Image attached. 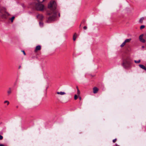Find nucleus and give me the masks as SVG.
Segmentation results:
<instances>
[{
    "label": "nucleus",
    "instance_id": "obj_1",
    "mask_svg": "<svg viewBox=\"0 0 146 146\" xmlns=\"http://www.w3.org/2000/svg\"><path fill=\"white\" fill-rule=\"evenodd\" d=\"M56 7V3L54 1H50L48 4V8L52 11L53 15L52 16L48 18V22H50L55 20V17L56 16V13H57V12L55 10Z\"/></svg>",
    "mask_w": 146,
    "mask_h": 146
},
{
    "label": "nucleus",
    "instance_id": "obj_2",
    "mask_svg": "<svg viewBox=\"0 0 146 146\" xmlns=\"http://www.w3.org/2000/svg\"><path fill=\"white\" fill-rule=\"evenodd\" d=\"M35 8L37 10L42 11L44 9V6L41 3L38 2L36 4Z\"/></svg>",
    "mask_w": 146,
    "mask_h": 146
},
{
    "label": "nucleus",
    "instance_id": "obj_3",
    "mask_svg": "<svg viewBox=\"0 0 146 146\" xmlns=\"http://www.w3.org/2000/svg\"><path fill=\"white\" fill-rule=\"evenodd\" d=\"M143 35H140L139 37V39L140 41L141 42L144 43L145 42V40L144 39H143Z\"/></svg>",
    "mask_w": 146,
    "mask_h": 146
},
{
    "label": "nucleus",
    "instance_id": "obj_4",
    "mask_svg": "<svg viewBox=\"0 0 146 146\" xmlns=\"http://www.w3.org/2000/svg\"><path fill=\"white\" fill-rule=\"evenodd\" d=\"M98 89L96 87H94L93 88V92L94 94H96L97 93Z\"/></svg>",
    "mask_w": 146,
    "mask_h": 146
},
{
    "label": "nucleus",
    "instance_id": "obj_5",
    "mask_svg": "<svg viewBox=\"0 0 146 146\" xmlns=\"http://www.w3.org/2000/svg\"><path fill=\"white\" fill-rule=\"evenodd\" d=\"M37 17L38 19L41 20L42 19L43 17L42 15L38 14L37 15Z\"/></svg>",
    "mask_w": 146,
    "mask_h": 146
},
{
    "label": "nucleus",
    "instance_id": "obj_6",
    "mask_svg": "<svg viewBox=\"0 0 146 146\" xmlns=\"http://www.w3.org/2000/svg\"><path fill=\"white\" fill-rule=\"evenodd\" d=\"M41 49V46L40 45H38L36 47L35 51H37L40 50Z\"/></svg>",
    "mask_w": 146,
    "mask_h": 146
},
{
    "label": "nucleus",
    "instance_id": "obj_7",
    "mask_svg": "<svg viewBox=\"0 0 146 146\" xmlns=\"http://www.w3.org/2000/svg\"><path fill=\"white\" fill-rule=\"evenodd\" d=\"M57 94H60L61 95H63L65 94H66L64 92H57Z\"/></svg>",
    "mask_w": 146,
    "mask_h": 146
},
{
    "label": "nucleus",
    "instance_id": "obj_8",
    "mask_svg": "<svg viewBox=\"0 0 146 146\" xmlns=\"http://www.w3.org/2000/svg\"><path fill=\"white\" fill-rule=\"evenodd\" d=\"M131 40V38H129L126 39L124 42L126 43H128Z\"/></svg>",
    "mask_w": 146,
    "mask_h": 146
},
{
    "label": "nucleus",
    "instance_id": "obj_9",
    "mask_svg": "<svg viewBox=\"0 0 146 146\" xmlns=\"http://www.w3.org/2000/svg\"><path fill=\"white\" fill-rule=\"evenodd\" d=\"M11 92V88H9V90L7 91V93L8 95H9Z\"/></svg>",
    "mask_w": 146,
    "mask_h": 146
},
{
    "label": "nucleus",
    "instance_id": "obj_10",
    "mask_svg": "<svg viewBox=\"0 0 146 146\" xmlns=\"http://www.w3.org/2000/svg\"><path fill=\"white\" fill-rule=\"evenodd\" d=\"M144 19V18L143 17H142L141 18L139 21V22L140 23H142Z\"/></svg>",
    "mask_w": 146,
    "mask_h": 146
},
{
    "label": "nucleus",
    "instance_id": "obj_11",
    "mask_svg": "<svg viewBox=\"0 0 146 146\" xmlns=\"http://www.w3.org/2000/svg\"><path fill=\"white\" fill-rule=\"evenodd\" d=\"M125 43L124 41L121 45H120V47H123L125 44Z\"/></svg>",
    "mask_w": 146,
    "mask_h": 146
},
{
    "label": "nucleus",
    "instance_id": "obj_12",
    "mask_svg": "<svg viewBox=\"0 0 146 146\" xmlns=\"http://www.w3.org/2000/svg\"><path fill=\"white\" fill-rule=\"evenodd\" d=\"M77 94L78 95H79L80 94V91L78 89V87H77Z\"/></svg>",
    "mask_w": 146,
    "mask_h": 146
},
{
    "label": "nucleus",
    "instance_id": "obj_13",
    "mask_svg": "<svg viewBox=\"0 0 146 146\" xmlns=\"http://www.w3.org/2000/svg\"><path fill=\"white\" fill-rule=\"evenodd\" d=\"M134 62L135 63L137 64L139 63L140 62V60H138L137 61L135 60H134Z\"/></svg>",
    "mask_w": 146,
    "mask_h": 146
},
{
    "label": "nucleus",
    "instance_id": "obj_14",
    "mask_svg": "<svg viewBox=\"0 0 146 146\" xmlns=\"http://www.w3.org/2000/svg\"><path fill=\"white\" fill-rule=\"evenodd\" d=\"M76 38V34H74L73 36V39L74 41L75 40Z\"/></svg>",
    "mask_w": 146,
    "mask_h": 146
},
{
    "label": "nucleus",
    "instance_id": "obj_15",
    "mask_svg": "<svg viewBox=\"0 0 146 146\" xmlns=\"http://www.w3.org/2000/svg\"><path fill=\"white\" fill-rule=\"evenodd\" d=\"M129 63L127 60H125L123 63V64H129Z\"/></svg>",
    "mask_w": 146,
    "mask_h": 146
},
{
    "label": "nucleus",
    "instance_id": "obj_16",
    "mask_svg": "<svg viewBox=\"0 0 146 146\" xmlns=\"http://www.w3.org/2000/svg\"><path fill=\"white\" fill-rule=\"evenodd\" d=\"M37 1L38 2L41 3H42V2H43L44 1H45V0H37Z\"/></svg>",
    "mask_w": 146,
    "mask_h": 146
},
{
    "label": "nucleus",
    "instance_id": "obj_17",
    "mask_svg": "<svg viewBox=\"0 0 146 146\" xmlns=\"http://www.w3.org/2000/svg\"><path fill=\"white\" fill-rule=\"evenodd\" d=\"M144 27H145V26L144 25H142L141 26L140 28V29H142L144 28Z\"/></svg>",
    "mask_w": 146,
    "mask_h": 146
},
{
    "label": "nucleus",
    "instance_id": "obj_18",
    "mask_svg": "<svg viewBox=\"0 0 146 146\" xmlns=\"http://www.w3.org/2000/svg\"><path fill=\"white\" fill-rule=\"evenodd\" d=\"M15 18V17H13L11 19V21L12 22H13V20H14V19Z\"/></svg>",
    "mask_w": 146,
    "mask_h": 146
},
{
    "label": "nucleus",
    "instance_id": "obj_19",
    "mask_svg": "<svg viewBox=\"0 0 146 146\" xmlns=\"http://www.w3.org/2000/svg\"><path fill=\"white\" fill-rule=\"evenodd\" d=\"M77 96L76 95H74V99L75 100H76L77 99Z\"/></svg>",
    "mask_w": 146,
    "mask_h": 146
},
{
    "label": "nucleus",
    "instance_id": "obj_20",
    "mask_svg": "<svg viewBox=\"0 0 146 146\" xmlns=\"http://www.w3.org/2000/svg\"><path fill=\"white\" fill-rule=\"evenodd\" d=\"M40 25L41 27H42L43 26V23L41 22H39Z\"/></svg>",
    "mask_w": 146,
    "mask_h": 146
},
{
    "label": "nucleus",
    "instance_id": "obj_21",
    "mask_svg": "<svg viewBox=\"0 0 146 146\" xmlns=\"http://www.w3.org/2000/svg\"><path fill=\"white\" fill-rule=\"evenodd\" d=\"M116 140V139H114L113 140V143H115Z\"/></svg>",
    "mask_w": 146,
    "mask_h": 146
},
{
    "label": "nucleus",
    "instance_id": "obj_22",
    "mask_svg": "<svg viewBox=\"0 0 146 146\" xmlns=\"http://www.w3.org/2000/svg\"><path fill=\"white\" fill-rule=\"evenodd\" d=\"M3 138V136H1V135H0V139L1 140V139H2Z\"/></svg>",
    "mask_w": 146,
    "mask_h": 146
},
{
    "label": "nucleus",
    "instance_id": "obj_23",
    "mask_svg": "<svg viewBox=\"0 0 146 146\" xmlns=\"http://www.w3.org/2000/svg\"><path fill=\"white\" fill-rule=\"evenodd\" d=\"M4 103H9V101H8L7 100H6V101H5L4 102Z\"/></svg>",
    "mask_w": 146,
    "mask_h": 146
},
{
    "label": "nucleus",
    "instance_id": "obj_24",
    "mask_svg": "<svg viewBox=\"0 0 146 146\" xmlns=\"http://www.w3.org/2000/svg\"><path fill=\"white\" fill-rule=\"evenodd\" d=\"M22 52H23V53L25 55H26V54H25V51H24V50H23V51H22Z\"/></svg>",
    "mask_w": 146,
    "mask_h": 146
},
{
    "label": "nucleus",
    "instance_id": "obj_25",
    "mask_svg": "<svg viewBox=\"0 0 146 146\" xmlns=\"http://www.w3.org/2000/svg\"><path fill=\"white\" fill-rule=\"evenodd\" d=\"M84 29H86L87 28V27L86 26H84Z\"/></svg>",
    "mask_w": 146,
    "mask_h": 146
},
{
    "label": "nucleus",
    "instance_id": "obj_26",
    "mask_svg": "<svg viewBox=\"0 0 146 146\" xmlns=\"http://www.w3.org/2000/svg\"><path fill=\"white\" fill-rule=\"evenodd\" d=\"M0 146H4L3 144H0Z\"/></svg>",
    "mask_w": 146,
    "mask_h": 146
},
{
    "label": "nucleus",
    "instance_id": "obj_27",
    "mask_svg": "<svg viewBox=\"0 0 146 146\" xmlns=\"http://www.w3.org/2000/svg\"><path fill=\"white\" fill-rule=\"evenodd\" d=\"M79 99L80 100H81V97H79Z\"/></svg>",
    "mask_w": 146,
    "mask_h": 146
},
{
    "label": "nucleus",
    "instance_id": "obj_28",
    "mask_svg": "<svg viewBox=\"0 0 146 146\" xmlns=\"http://www.w3.org/2000/svg\"><path fill=\"white\" fill-rule=\"evenodd\" d=\"M116 146H119V145H118L117 144H116Z\"/></svg>",
    "mask_w": 146,
    "mask_h": 146
},
{
    "label": "nucleus",
    "instance_id": "obj_29",
    "mask_svg": "<svg viewBox=\"0 0 146 146\" xmlns=\"http://www.w3.org/2000/svg\"><path fill=\"white\" fill-rule=\"evenodd\" d=\"M58 16H59V17H60V14L59 13H58Z\"/></svg>",
    "mask_w": 146,
    "mask_h": 146
},
{
    "label": "nucleus",
    "instance_id": "obj_30",
    "mask_svg": "<svg viewBox=\"0 0 146 146\" xmlns=\"http://www.w3.org/2000/svg\"><path fill=\"white\" fill-rule=\"evenodd\" d=\"M21 66H19V69L20 68H21Z\"/></svg>",
    "mask_w": 146,
    "mask_h": 146
},
{
    "label": "nucleus",
    "instance_id": "obj_31",
    "mask_svg": "<svg viewBox=\"0 0 146 146\" xmlns=\"http://www.w3.org/2000/svg\"><path fill=\"white\" fill-rule=\"evenodd\" d=\"M9 104V103H7V105H8Z\"/></svg>",
    "mask_w": 146,
    "mask_h": 146
},
{
    "label": "nucleus",
    "instance_id": "obj_32",
    "mask_svg": "<svg viewBox=\"0 0 146 146\" xmlns=\"http://www.w3.org/2000/svg\"><path fill=\"white\" fill-rule=\"evenodd\" d=\"M142 47L143 48H144V46H142Z\"/></svg>",
    "mask_w": 146,
    "mask_h": 146
}]
</instances>
